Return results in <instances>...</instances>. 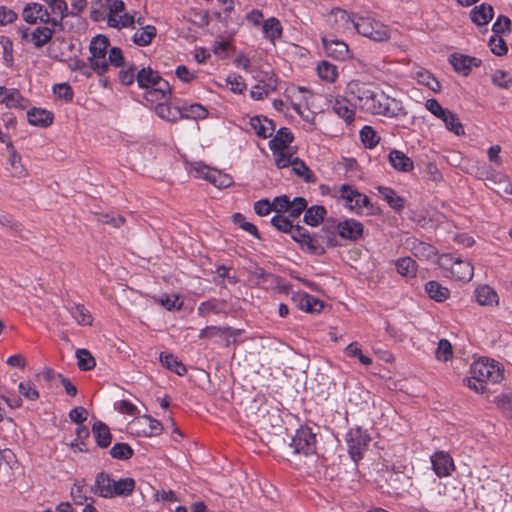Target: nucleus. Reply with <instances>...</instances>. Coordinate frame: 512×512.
<instances>
[{
  "label": "nucleus",
  "mask_w": 512,
  "mask_h": 512,
  "mask_svg": "<svg viewBox=\"0 0 512 512\" xmlns=\"http://www.w3.org/2000/svg\"><path fill=\"white\" fill-rule=\"evenodd\" d=\"M345 92L366 113L386 117H404L407 115L400 101L385 95L382 91L372 89L366 83L357 80L351 81L347 84Z\"/></svg>",
  "instance_id": "f257e3e1"
},
{
  "label": "nucleus",
  "mask_w": 512,
  "mask_h": 512,
  "mask_svg": "<svg viewBox=\"0 0 512 512\" xmlns=\"http://www.w3.org/2000/svg\"><path fill=\"white\" fill-rule=\"evenodd\" d=\"M271 224L281 232L290 233L292 239L301 246L302 250L317 256L325 253V248L317 237H311V234L302 226H293L289 218L277 214L272 217Z\"/></svg>",
  "instance_id": "f03ea898"
},
{
  "label": "nucleus",
  "mask_w": 512,
  "mask_h": 512,
  "mask_svg": "<svg viewBox=\"0 0 512 512\" xmlns=\"http://www.w3.org/2000/svg\"><path fill=\"white\" fill-rule=\"evenodd\" d=\"M470 373L474 379L485 384L500 383L503 379V369L498 362H490L488 358L475 361L470 367Z\"/></svg>",
  "instance_id": "7ed1b4c3"
},
{
  "label": "nucleus",
  "mask_w": 512,
  "mask_h": 512,
  "mask_svg": "<svg viewBox=\"0 0 512 512\" xmlns=\"http://www.w3.org/2000/svg\"><path fill=\"white\" fill-rule=\"evenodd\" d=\"M353 29L373 41L383 42L390 38L389 29L380 21L371 17H359L353 23Z\"/></svg>",
  "instance_id": "20e7f679"
},
{
  "label": "nucleus",
  "mask_w": 512,
  "mask_h": 512,
  "mask_svg": "<svg viewBox=\"0 0 512 512\" xmlns=\"http://www.w3.org/2000/svg\"><path fill=\"white\" fill-rule=\"evenodd\" d=\"M109 45V39L104 35H97L90 43L89 50L91 56L88 61L93 65L94 73L99 76L105 74L109 69V65L106 60Z\"/></svg>",
  "instance_id": "39448f33"
},
{
  "label": "nucleus",
  "mask_w": 512,
  "mask_h": 512,
  "mask_svg": "<svg viewBox=\"0 0 512 512\" xmlns=\"http://www.w3.org/2000/svg\"><path fill=\"white\" fill-rule=\"evenodd\" d=\"M290 446L295 454L312 455L316 452V435L311 428L301 426L292 437Z\"/></svg>",
  "instance_id": "423d86ee"
},
{
  "label": "nucleus",
  "mask_w": 512,
  "mask_h": 512,
  "mask_svg": "<svg viewBox=\"0 0 512 512\" xmlns=\"http://www.w3.org/2000/svg\"><path fill=\"white\" fill-rule=\"evenodd\" d=\"M22 17L24 21L29 24L40 22L52 27H59V20L52 18L48 9L40 3L32 2L25 5L22 11Z\"/></svg>",
  "instance_id": "0eeeda50"
},
{
  "label": "nucleus",
  "mask_w": 512,
  "mask_h": 512,
  "mask_svg": "<svg viewBox=\"0 0 512 512\" xmlns=\"http://www.w3.org/2000/svg\"><path fill=\"white\" fill-rule=\"evenodd\" d=\"M349 453L354 461L362 458L363 451L368 447L371 438L360 427L351 428L346 436Z\"/></svg>",
  "instance_id": "6e6552de"
},
{
  "label": "nucleus",
  "mask_w": 512,
  "mask_h": 512,
  "mask_svg": "<svg viewBox=\"0 0 512 512\" xmlns=\"http://www.w3.org/2000/svg\"><path fill=\"white\" fill-rule=\"evenodd\" d=\"M198 177L209 181L217 188H227L233 184V179L230 175L222 173L217 169H212L208 166H200L196 168Z\"/></svg>",
  "instance_id": "1a4fd4ad"
},
{
  "label": "nucleus",
  "mask_w": 512,
  "mask_h": 512,
  "mask_svg": "<svg viewBox=\"0 0 512 512\" xmlns=\"http://www.w3.org/2000/svg\"><path fill=\"white\" fill-rule=\"evenodd\" d=\"M322 44L326 54L336 60L344 61L350 57L348 45L337 38L323 36Z\"/></svg>",
  "instance_id": "9d476101"
},
{
  "label": "nucleus",
  "mask_w": 512,
  "mask_h": 512,
  "mask_svg": "<svg viewBox=\"0 0 512 512\" xmlns=\"http://www.w3.org/2000/svg\"><path fill=\"white\" fill-rule=\"evenodd\" d=\"M431 464L438 477H447L454 470L452 457L443 451L436 452L431 456Z\"/></svg>",
  "instance_id": "9b49d317"
},
{
  "label": "nucleus",
  "mask_w": 512,
  "mask_h": 512,
  "mask_svg": "<svg viewBox=\"0 0 512 512\" xmlns=\"http://www.w3.org/2000/svg\"><path fill=\"white\" fill-rule=\"evenodd\" d=\"M142 426V430H136L137 434L142 433L146 437L158 436L163 430L162 423L149 415L136 418L131 423V428Z\"/></svg>",
  "instance_id": "f8f14e48"
},
{
  "label": "nucleus",
  "mask_w": 512,
  "mask_h": 512,
  "mask_svg": "<svg viewBox=\"0 0 512 512\" xmlns=\"http://www.w3.org/2000/svg\"><path fill=\"white\" fill-rule=\"evenodd\" d=\"M338 235L341 238L356 241L363 236L362 223L354 219H347L337 224Z\"/></svg>",
  "instance_id": "ddd939ff"
},
{
  "label": "nucleus",
  "mask_w": 512,
  "mask_h": 512,
  "mask_svg": "<svg viewBox=\"0 0 512 512\" xmlns=\"http://www.w3.org/2000/svg\"><path fill=\"white\" fill-rule=\"evenodd\" d=\"M449 62L454 70L461 73L463 76L470 74L472 66L479 67L482 64L479 58L457 53L450 56Z\"/></svg>",
  "instance_id": "4468645a"
},
{
  "label": "nucleus",
  "mask_w": 512,
  "mask_h": 512,
  "mask_svg": "<svg viewBox=\"0 0 512 512\" xmlns=\"http://www.w3.org/2000/svg\"><path fill=\"white\" fill-rule=\"evenodd\" d=\"M0 103L5 104L8 108L26 109L28 106V101L17 89H8L5 86H0Z\"/></svg>",
  "instance_id": "2eb2a0df"
},
{
  "label": "nucleus",
  "mask_w": 512,
  "mask_h": 512,
  "mask_svg": "<svg viewBox=\"0 0 512 512\" xmlns=\"http://www.w3.org/2000/svg\"><path fill=\"white\" fill-rule=\"evenodd\" d=\"M330 25L333 29L337 31H345L353 28V23H355V19L350 16V14L340 8H334L330 12Z\"/></svg>",
  "instance_id": "dca6fc26"
},
{
  "label": "nucleus",
  "mask_w": 512,
  "mask_h": 512,
  "mask_svg": "<svg viewBox=\"0 0 512 512\" xmlns=\"http://www.w3.org/2000/svg\"><path fill=\"white\" fill-rule=\"evenodd\" d=\"M388 161L398 172L409 173L414 169L413 160L400 150H391L388 154Z\"/></svg>",
  "instance_id": "f3484780"
},
{
  "label": "nucleus",
  "mask_w": 512,
  "mask_h": 512,
  "mask_svg": "<svg viewBox=\"0 0 512 512\" xmlns=\"http://www.w3.org/2000/svg\"><path fill=\"white\" fill-rule=\"evenodd\" d=\"M114 479L108 473L100 472L95 477V484L91 491L103 498H113Z\"/></svg>",
  "instance_id": "a211bd4d"
},
{
  "label": "nucleus",
  "mask_w": 512,
  "mask_h": 512,
  "mask_svg": "<svg viewBox=\"0 0 512 512\" xmlns=\"http://www.w3.org/2000/svg\"><path fill=\"white\" fill-rule=\"evenodd\" d=\"M172 95V89L169 83L164 80L160 82L157 86H154L148 89L145 93V99L151 103H159L164 102L166 100H170Z\"/></svg>",
  "instance_id": "6ab92c4d"
},
{
  "label": "nucleus",
  "mask_w": 512,
  "mask_h": 512,
  "mask_svg": "<svg viewBox=\"0 0 512 512\" xmlns=\"http://www.w3.org/2000/svg\"><path fill=\"white\" fill-rule=\"evenodd\" d=\"M136 81L138 86L143 89H150L157 86L160 82L164 81L159 73L150 67L142 68L137 71Z\"/></svg>",
  "instance_id": "aec40b11"
},
{
  "label": "nucleus",
  "mask_w": 512,
  "mask_h": 512,
  "mask_svg": "<svg viewBox=\"0 0 512 512\" xmlns=\"http://www.w3.org/2000/svg\"><path fill=\"white\" fill-rule=\"evenodd\" d=\"M332 109L348 125L354 121L355 110L346 97L336 98L332 103Z\"/></svg>",
  "instance_id": "412c9836"
},
{
  "label": "nucleus",
  "mask_w": 512,
  "mask_h": 512,
  "mask_svg": "<svg viewBox=\"0 0 512 512\" xmlns=\"http://www.w3.org/2000/svg\"><path fill=\"white\" fill-rule=\"evenodd\" d=\"M249 123L257 136L262 139L271 137L275 130L273 121L266 117L254 116L250 119Z\"/></svg>",
  "instance_id": "4be33fe9"
},
{
  "label": "nucleus",
  "mask_w": 512,
  "mask_h": 512,
  "mask_svg": "<svg viewBox=\"0 0 512 512\" xmlns=\"http://www.w3.org/2000/svg\"><path fill=\"white\" fill-rule=\"evenodd\" d=\"M28 122L37 127H48L53 123L52 112L42 108H32L27 112Z\"/></svg>",
  "instance_id": "5701e85b"
},
{
  "label": "nucleus",
  "mask_w": 512,
  "mask_h": 512,
  "mask_svg": "<svg viewBox=\"0 0 512 512\" xmlns=\"http://www.w3.org/2000/svg\"><path fill=\"white\" fill-rule=\"evenodd\" d=\"M154 110L160 118L169 122H176L182 119L181 107L172 106L169 100L157 103Z\"/></svg>",
  "instance_id": "b1692460"
},
{
  "label": "nucleus",
  "mask_w": 512,
  "mask_h": 512,
  "mask_svg": "<svg viewBox=\"0 0 512 512\" xmlns=\"http://www.w3.org/2000/svg\"><path fill=\"white\" fill-rule=\"evenodd\" d=\"M493 16V7L485 3L475 6L470 12V19L477 26L487 25L492 20Z\"/></svg>",
  "instance_id": "393cba45"
},
{
  "label": "nucleus",
  "mask_w": 512,
  "mask_h": 512,
  "mask_svg": "<svg viewBox=\"0 0 512 512\" xmlns=\"http://www.w3.org/2000/svg\"><path fill=\"white\" fill-rule=\"evenodd\" d=\"M92 433L97 446L107 448L111 444L112 434L110 428L104 422L98 420L92 425Z\"/></svg>",
  "instance_id": "a878e982"
},
{
  "label": "nucleus",
  "mask_w": 512,
  "mask_h": 512,
  "mask_svg": "<svg viewBox=\"0 0 512 512\" xmlns=\"http://www.w3.org/2000/svg\"><path fill=\"white\" fill-rule=\"evenodd\" d=\"M486 186L499 195H512V184L507 176L501 172H496Z\"/></svg>",
  "instance_id": "bb28decb"
},
{
  "label": "nucleus",
  "mask_w": 512,
  "mask_h": 512,
  "mask_svg": "<svg viewBox=\"0 0 512 512\" xmlns=\"http://www.w3.org/2000/svg\"><path fill=\"white\" fill-rule=\"evenodd\" d=\"M337 231V225H335L334 222L330 223L327 221L323 225L321 231L317 234L311 235V237H317L322 246L325 242L328 247L332 248L338 246V240L336 236Z\"/></svg>",
  "instance_id": "cd10ccee"
},
{
  "label": "nucleus",
  "mask_w": 512,
  "mask_h": 512,
  "mask_svg": "<svg viewBox=\"0 0 512 512\" xmlns=\"http://www.w3.org/2000/svg\"><path fill=\"white\" fill-rule=\"evenodd\" d=\"M56 27L50 25L36 27L31 31V42L36 48H42L52 39Z\"/></svg>",
  "instance_id": "c85d7f7f"
},
{
  "label": "nucleus",
  "mask_w": 512,
  "mask_h": 512,
  "mask_svg": "<svg viewBox=\"0 0 512 512\" xmlns=\"http://www.w3.org/2000/svg\"><path fill=\"white\" fill-rule=\"evenodd\" d=\"M294 140L292 132L286 128H280L276 135L269 141V148L272 151L285 150L289 144Z\"/></svg>",
  "instance_id": "c756f323"
},
{
  "label": "nucleus",
  "mask_w": 512,
  "mask_h": 512,
  "mask_svg": "<svg viewBox=\"0 0 512 512\" xmlns=\"http://www.w3.org/2000/svg\"><path fill=\"white\" fill-rule=\"evenodd\" d=\"M50 9L52 18L59 20V29H63V19L69 16L68 5L65 0H43Z\"/></svg>",
  "instance_id": "7c9ffc66"
},
{
  "label": "nucleus",
  "mask_w": 512,
  "mask_h": 512,
  "mask_svg": "<svg viewBox=\"0 0 512 512\" xmlns=\"http://www.w3.org/2000/svg\"><path fill=\"white\" fill-rule=\"evenodd\" d=\"M381 196L387 201L389 206L396 212H401L405 207V199L399 196L396 191L390 187L379 186L377 188Z\"/></svg>",
  "instance_id": "2f4dec72"
},
{
  "label": "nucleus",
  "mask_w": 512,
  "mask_h": 512,
  "mask_svg": "<svg viewBox=\"0 0 512 512\" xmlns=\"http://www.w3.org/2000/svg\"><path fill=\"white\" fill-rule=\"evenodd\" d=\"M10 153L9 164L11 166V175L16 178H24L28 175L27 169L21 163V156L15 150L11 142L7 143Z\"/></svg>",
  "instance_id": "473e14b6"
},
{
  "label": "nucleus",
  "mask_w": 512,
  "mask_h": 512,
  "mask_svg": "<svg viewBox=\"0 0 512 512\" xmlns=\"http://www.w3.org/2000/svg\"><path fill=\"white\" fill-rule=\"evenodd\" d=\"M456 265L452 268L451 276L460 281H470L473 277V266L469 261L457 258Z\"/></svg>",
  "instance_id": "72a5a7b5"
},
{
  "label": "nucleus",
  "mask_w": 512,
  "mask_h": 512,
  "mask_svg": "<svg viewBox=\"0 0 512 512\" xmlns=\"http://www.w3.org/2000/svg\"><path fill=\"white\" fill-rule=\"evenodd\" d=\"M161 364L179 376L186 374V366L173 354L161 352L159 355Z\"/></svg>",
  "instance_id": "f704fd0d"
},
{
  "label": "nucleus",
  "mask_w": 512,
  "mask_h": 512,
  "mask_svg": "<svg viewBox=\"0 0 512 512\" xmlns=\"http://www.w3.org/2000/svg\"><path fill=\"white\" fill-rule=\"evenodd\" d=\"M425 291L431 299L437 302L445 301L450 295V291L447 287H444L439 282L433 280L425 284Z\"/></svg>",
  "instance_id": "c9c22d12"
},
{
  "label": "nucleus",
  "mask_w": 512,
  "mask_h": 512,
  "mask_svg": "<svg viewBox=\"0 0 512 512\" xmlns=\"http://www.w3.org/2000/svg\"><path fill=\"white\" fill-rule=\"evenodd\" d=\"M411 251L419 259H430L436 255V249L433 245L414 239L411 242Z\"/></svg>",
  "instance_id": "e433bc0d"
},
{
  "label": "nucleus",
  "mask_w": 512,
  "mask_h": 512,
  "mask_svg": "<svg viewBox=\"0 0 512 512\" xmlns=\"http://www.w3.org/2000/svg\"><path fill=\"white\" fill-rule=\"evenodd\" d=\"M327 211L322 205H314L306 209L304 213V222L309 226H318L326 215Z\"/></svg>",
  "instance_id": "4c0bfd02"
},
{
  "label": "nucleus",
  "mask_w": 512,
  "mask_h": 512,
  "mask_svg": "<svg viewBox=\"0 0 512 512\" xmlns=\"http://www.w3.org/2000/svg\"><path fill=\"white\" fill-rule=\"evenodd\" d=\"M157 29L153 25L142 26L133 35V42L138 46H147L156 37Z\"/></svg>",
  "instance_id": "58836bf2"
},
{
  "label": "nucleus",
  "mask_w": 512,
  "mask_h": 512,
  "mask_svg": "<svg viewBox=\"0 0 512 512\" xmlns=\"http://www.w3.org/2000/svg\"><path fill=\"white\" fill-rule=\"evenodd\" d=\"M476 301L482 306L498 304V295L490 286H480L475 290Z\"/></svg>",
  "instance_id": "ea45409f"
},
{
  "label": "nucleus",
  "mask_w": 512,
  "mask_h": 512,
  "mask_svg": "<svg viewBox=\"0 0 512 512\" xmlns=\"http://www.w3.org/2000/svg\"><path fill=\"white\" fill-rule=\"evenodd\" d=\"M354 197L356 198L354 199V202L350 204V210L355 211L356 213H361L363 209H366L368 214H376V210H378V208L370 202L368 196L360 193L359 191H355Z\"/></svg>",
  "instance_id": "a19ab883"
},
{
  "label": "nucleus",
  "mask_w": 512,
  "mask_h": 512,
  "mask_svg": "<svg viewBox=\"0 0 512 512\" xmlns=\"http://www.w3.org/2000/svg\"><path fill=\"white\" fill-rule=\"evenodd\" d=\"M395 266L397 272L403 277L413 278L416 276L417 263L411 257L399 258Z\"/></svg>",
  "instance_id": "79ce46f5"
},
{
  "label": "nucleus",
  "mask_w": 512,
  "mask_h": 512,
  "mask_svg": "<svg viewBox=\"0 0 512 512\" xmlns=\"http://www.w3.org/2000/svg\"><path fill=\"white\" fill-rule=\"evenodd\" d=\"M135 489V481L133 478H121L114 481L113 484V497L121 496L127 497L132 494Z\"/></svg>",
  "instance_id": "37998d69"
},
{
  "label": "nucleus",
  "mask_w": 512,
  "mask_h": 512,
  "mask_svg": "<svg viewBox=\"0 0 512 512\" xmlns=\"http://www.w3.org/2000/svg\"><path fill=\"white\" fill-rule=\"evenodd\" d=\"M299 306L305 312L314 313L322 310L323 302L314 296L303 293L300 295Z\"/></svg>",
  "instance_id": "c03bdc74"
},
{
  "label": "nucleus",
  "mask_w": 512,
  "mask_h": 512,
  "mask_svg": "<svg viewBox=\"0 0 512 512\" xmlns=\"http://www.w3.org/2000/svg\"><path fill=\"white\" fill-rule=\"evenodd\" d=\"M77 365L81 371H89L95 368L96 360L87 349L76 350Z\"/></svg>",
  "instance_id": "a18cd8bd"
},
{
  "label": "nucleus",
  "mask_w": 512,
  "mask_h": 512,
  "mask_svg": "<svg viewBox=\"0 0 512 512\" xmlns=\"http://www.w3.org/2000/svg\"><path fill=\"white\" fill-rule=\"evenodd\" d=\"M182 119H204L208 115L207 109L198 104H191L186 107H181Z\"/></svg>",
  "instance_id": "49530a36"
},
{
  "label": "nucleus",
  "mask_w": 512,
  "mask_h": 512,
  "mask_svg": "<svg viewBox=\"0 0 512 512\" xmlns=\"http://www.w3.org/2000/svg\"><path fill=\"white\" fill-rule=\"evenodd\" d=\"M290 166L292 167L293 172L297 176L303 178L307 183L315 182L314 174L310 171L305 162L300 158L295 157Z\"/></svg>",
  "instance_id": "de8ad7c7"
},
{
  "label": "nucleus",
  "mask_w": 512,
  "mask_h": 512,
  "mask_svg": "<svg viewBox=\"0 0 512 512\" xmlns=\"http://www.w3.org/2000/svg\"><path fill=\"white\" fill-rule=\"evenodd\" d=\"M317 72L319 77L327 82H334L338 76L337 67L328 61H321L317 65Z\"/></svg>",
  "instance_id": "09e8293b"
},
{
  "label": "nucleus",
  "mask_w": 512,
  "mask_h": 512,
  "mask_svg": "<svg viewBox=\"0 0 512 512\" xmlns=\"http://www.w3.org/2000/svg\"><path fill=\"white\" fill-rule=\"evenodd\" d=\"M359 134L363 145L368 149L376 147L380 141V137L371 126H364Z\"/></svg>",
  "instance_id": "8fccbe9b"
},
{
  "label": "nucleus",
  "mask_w": 512,
  "mask_h": 512,
  "mask_svg": "<svg viewBox=\"0 0 512 512\" xmlns=\"http://www.w3.org/2000/svg\"><path fill=\"white\" fill-rule=\"evenodd\" d=\"M416 79L420 84L427 86L433 92L441 90L440 82L427 70L417 71Z\"/></svg>",
  "instance_id": "3c124183"
},
{
  "label": "nucleus",
  "mask_w": 512,
  "mask_h": 512,
  "mask_svg": "<svg viewBox=\"0 0 512 512\" xmlns=\"http://www.w3.org/2000/svg\"><path fill=\"white\" fill-rule=\"evenodd\" d=\"M133 454L134 451L131 446L124 442L116 443L110 449L111 457L118 460H128Z\"/></svg>",
  "instance_id": "603ef678"
},
{
  "label": "nucleus",
  "mask_w": 512,
  "mask_h": 512,
  "mask_svg": "<svg viewBox=\"0 0 512 512\" xmlns=\"http://www.w3.org/2000/svg\"><path fill=\"white\" fill-rule=\"evenodd\" d=\"M276 90V82L274 80H269L267 85L257 84L253 86L250 91V96L254 100H262L269 95L270 92H274Z\"/></svg>",
  "instance_id": "864d4df0"
},
{
  "label": "nucleus",
  "mask_w": 512,
  "mask_h": 512,
  "mask_svg": "<svg viewBox=\"0 0 512 512\" xmlns=\"http://www.w3.org/2000/svg\"><path fill=\"white\" fill-rule=\"evenodd\" d=\"M73 318L80 325H91L93 317L84 305H75L71 308Z\"/></svg>",
  "instance_id": "5fc2aeb1"
},
{
  "label": "nucleus",
  "mask_w": 512,
  "mask_h": 512,
  "mask_svg": "<svg viewBox=\"0 0 512 512\" xmlns=\"http://www.w3.org/2000/svg\"><path fill=\"white\" fill-rule=\"evenodd\" d=\"M263 32L271 40L279 38L282 33L280 22L274 17L267 19L263 24Z\"/></svg>",
  "instance_id": "6e6d98bb"
},
{
  "label": "nucleus",
  "mask_w": 512,
  "mask_h": 512,
  "mask_svg": "<svg viewBox=\"0 0 512 512\" xmlns=\"http://www.w3.org/2000/svg\"><path fill=\"white\" fill-rule=\"evenodd\" d=\"M85 480H77L71 488V496L77 505H82L87 500Z\"/></svg>",
  "instance_id": "4d7b16f0"
},
{
  "label": "nucleus",
  "mask_w": 512,
  "mask_h": 512,
  "mask_svg": "<svg viewBox=\"0 0 512 512\" xmlns=\"http://www.w3.org/2000/svg\"><path fill=\"white\" fill-rule=\"evenodd\" d=\"M272 152H273L275 164H276L277 168H279V169L289 167L295 158L293 156V154L290 153L289 151H287L286 149L285 150H276V151H272Z\"/></svg>",
  "instance_id": "13d9d810"
},
{
  "label": "nucleus",
  "mask_w": 512,
  "mask_h": 512,
  "mask_svg": "<svg viewBox=\"0 0 512 512\" xmlns=\"http://www.w3.org/2000/svg\"><path fill=\"white\" fill-rule=\"evenodd\" d=\"M444 124L449 131L453 132L457 136H463L465 134L464 127L454 112H451L449 117L444 119Z\"/></svg>",
  "instance_id": "bf43d9fd"
},
{
  "label": "nucleus",
  "mask_w": 512,
  "mask_h": 512,
  "mask_svg": "<svg viewBox=\"0 0 512 512\" xmlns=\"http://www.w3.org/2000/svg\"><path fill=\"white\" fill-rule=\"evenodd\" d=\"M0 44L3 49V61L8 66H13V43L10 38L6 36H0Z\"/></svg>",
  "instance_id": "052dcab7"
},
{
  "label": "nucleus",
  "mask_w": 512,
  "mask_h": 512,
  "mask_svg": "<svg viewBox=\"0 0 512 512\" xmlns=\"http://www.w3.org/2000/svg\"><path fill=\"white\" fill-rule=\"evenodd\" d=\"M492 83L499 88L508 89L512 86V78L508 72L496 70L492 75Z\"/></svg>",
  "instance_id": "680f3d73"
},
{
  "label": "nucleus",
  "mask_w": 512,
  "mask_h": 512,
  "mask_svg": "<svg viewBox=\"0 0 512 512\" xmlns=\"http://www.w3.org/2000/svg\"><path fill=\"white\" fill-rule=\"evenodd\" d=\"M493 36H501V34L511 31V20L505 15H499L492 26Z\"/></svg>",
  "instance_id": "e2e57ef3"
},
{
  "label": "nucleus",
  "mask_w": 512,
  "mask_h": 512,
  "mask_svg": "<svg viewBox=\"0 0 512 512\" xmlns=\"http://www.w3.org/2000/svg\"><path fill=\"white\" fill-rule=\"evenodd\" d=\"M489 47L491 52L497 56H503L508 52L506 42L501 36H491L489 39Z\"/></svg>",
  "instance_id": "0e129e2a"
},
{
  "label": "nucleus",
  "mask_w": 512,
  "mask_h": 512,
  "mask_svg": "<svg viewBox=\"0 0 512 512\" xmlns=\"http://www.w3.org/2000/svg\"><path fill=\"white\" fill-rule=\"evenodd\" d=\"M69 68L74 71H79L85 77H91L94 72L93 65L89 62V64L81 59H73L69 63Z\"/></svg>",
  "instance_id": "69168bd1"
},
{
  "label": "nucleus",
  "mask_w": 512,
  "mask_h": 512,
  "mask_svg": "<svg viewBox=\"0 0 512 512\" xmlns=\"http://www.w3.org/2000/svg\"><path fill=\"white\" fill-rule=\"evenodd\" d=\"M307 209V201L303 197H295L291 201V205L287 212H289V216L291 218L299 217L302 212H305Z\"/></svg>",
  "instance_id": "338daca9"
},
{
  "label": "nucleus",
  "mask_w": 512,
  "mask_h": 512,
  "mask_svg": "<svg viewBox=\"0 0 512 512\" xmlns=\"http://www.w3.org/2000/svg\"><path fill=\"white\" fill-rule=\"evenodd\" d=\"M452 356L453 351L450 342L446 339H441L436 350L437 359L446 362L450 360Z\"/></svg>",
  "instance_id": "774afa93"
}]
</instances>
